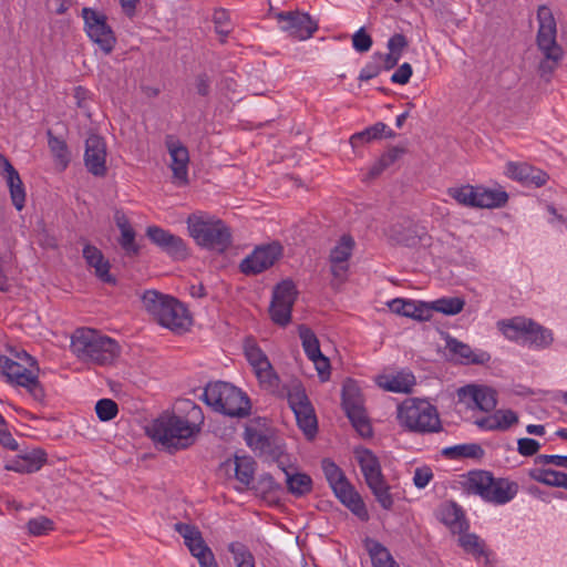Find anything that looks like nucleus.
Instances as JSON below:
<instances>
[{"label":"nucleus","mask_w":567,"mask_h":567,"mask_svg":"<svg viewBox=\"0 0 567 567\" xmlns=\"http://www.w3.org/2000/svg\"><path fill=\"white\" fill-rule=\"evenodd\" d=\"M174 529L184 538L185 545L194 557L198 558L212 551V549L206 545L200 530L196 526L185 523H176L174 525Z\"/></svg>","instance_id":"obj_29"},{"label":"nucleus","mask_w":567,"mask_h":567,"mask_svg":"<svg viewBox=\"0 0 567 567\" xmlns=\"http://www.w3.org/2000/svg\"><path fill=\"white\" fill-rule=\"evenodd\" d=\"M146 235L153 244L158 246L173 259L185 260L188 258L189 251L183 238L175 236L158 226H150L146 229Z\"/></svg>","instance_id":"obj_18"},{"label":"nucleus","mask_w":567,"mask_h":567,"mask_svg":"<svg viewBox=\"0 0 567 567\" xmlns=\"http://www.w3.org/2000/svg\"><path fill=\"white\" fill-rule=\"evenodd\" d=\"M385 130L386 125L384 123L379 122L363 130L362 132L353 134L350 138V144L352 145V147H357L365 142H371L373 140L380 138Z\"/></svg>","instance_id":"obj_43"},{"label":"nucleus","mask_w":567,"mask_h":567,"mask_svg":"<svg viewBox=\"0 0 567 567\" xmlns=\"http://www.w3.org/2000/svg\"><path fill=\"white\" fill-rule=\"evenodd\" d=\"M537 21L536 45L543 54L538 72L540 78L548 82L564 58V50L557 42V23L551 10L547 6L542 4L538 7Z\"/></svg>","instance_id":"obj_2"},{"label":"nucleus","mask_w":567,"mask_h":567,"mask_svg":"<svg viewBox=\"0 0 567 567\" xmlns=\"http://www.w3.org/2000/svg\"><path fill=\"white\" fill-rule=\"evenodd\" d=\"M142 302L146 311L161 326L175 333H184L193 324V319L187 308L173 297L155 290H147L142 296Z\"/></svg>","instance_id":"obj_3"},{"label":"nucleus","mask_w":567,"mask_h":567,"mask_svg":"<svg viewBox=\"0 0 567 567\" xmlns=\"http://www.w3.org/2000/svg\"><path fill=\"white\" fill-rule=\"evenodd\" d=\"M84 164L97 177L106 175V145L100 135L91 134L85 141Z\"/></svg>","instance_id":"obj_21"},{"label":"nucleus","mask_w":567,"mask_h":567,"mask_svg":"<svg viewBox=\"0 0 567 567\" xmlns=\"http://www.w3.org/2000/svg\"><path fill=\"white\" fill-rule=\"evenodd\" d=\"M539 449L540 444L534 439L523 437L517 441V451L523 456H533Z\"/></svg>","instance_id":"obj_56"},{"label":"nucleus","mask_w":567,"mask_h":567,"mask_svg":"<svg viewBox=\"0 0 567 567\" xmlns=\"http://www.w3.org/2000/svg\"><path fill=\"white\" fill-rule=\"evenodd\" d=\"M165 145L172 158L173 177L182 184L188 182L189 153L186 146L174 135H167Z\"/></svg>","instance_id":"obj_24"},{"label":"nucleus","mask_w":567,"mask_h":567,"mask_svg":"<svg viewBox=\"0 0 567 567\" xmlns=\"http://www.w3.org/2000/svg\"><path fill=\"white\" fill-rule=\"evenodd\" d=\"M460 402L471 406L473 403L477 409L484 412L495 410L497 405V392L486 385L467 384L457 390Z\"/></svg>","instance_id":"obj_20"},{"label":"nucleus","mask_w":567,"mask_h":567,"mask_svg":"<svg viewBox=\"0 0 567 567\" xmlns=\"http://www.w3.org/2000/svg\"><path fill=\"white\" fill-rule=\"evenodd\" d=\"M367 485L369 486L377 502L383 509H392L394 501L392 494L390 493L391 487L386 483L384 477L368 483Z\"/></svg>","instance_id":"obj_38"},{"label":"nucleus","mask_w":567,"mask_h":567,"mask_svg":"<svg viewBox=\"0 0 567 567\" xmlns=\"http://www.w3.org/2000/svg\"><path fill=\"white\" fill-rule=\"evenodd\" d=\"M287 400L295 413L299 429L309 440L313 439L318 431V421L315 409L300 382H292L287 390Z\"/></svg>","instance_id":"obj_11"},{"label":"nucleus","mask_w":567,"mask_h":567,"mask_svg":"<svg viewBox=\"0 0 567 567\" xmlns=\"http://www.w3.org/2000/svg\"><path fill=\"white\" fill-rule=\"evenodd\" d=\"M517 423L518 416L512 410H496L493 414L475 421L480 429L487 431H506Z\"/></svg>","instance_id":"obj_30"},{"label":"nucleus","mask_w":567,"mask_h":567,"mask_svg":"<svg viewBox=\"0 0 567 567\" xmlns=\"http://www.w3.org/2000/svg\"><path fill=\"white\" fill-rule=\"evenodd\" d=\"M298 332L306 355L315 363L320 379L327 381L330 377V362L329 359L322 354L317 336L305 324L299 326Z\"/></svg>","instance_id":"obj_19"},{"label":"nucleus","mask_w":567,"mask_h":567,"mask_svg":"<svg viewBox=\"0 0 567 567\" xmlns=\"http://www.w3.org/2000/svg\"><path fill=\"white\" fill-rule=\"evenodd\" d=\"M369 553L374 567H385L394 561L389 550L378 542H372Z\"/></svg>","instance_id":"obj_48"},{"label":"nucleus","mask_w":567,"mask_h":567,"mask_svg":"<svg viewBox=\"0 0 567 567\" xmlns=\"http://www.w3.org/2000/svg\"><path fill=\"white\" fill-rule=\"evenodd\" d=\"M372 43V38L365 32L364 28L359 29L352 37V45L358 52L369 51Z\"/></svg>","instance_id":"obj_55"},{"label":"nucleus","mask_w":567,"mask_h":567,"mask_svg":"<svg viewBox=\"0 0 567 567\" xmlns=\"http://www.w3.org/2000/svg\"><path fill=\"white\" fill-rule=\"evenodd\" d=\"M245 441L250 449L260 455L268 456L278 464L282 462V447L272 435H268L266 432L252 426H247L245 430Z\"/></svg>","instance_id":"obj_22"},{"label":"nucleus","mask_w":567,"mask_h":567,"mask_svg":"<svg viewBox=\"0 0 567 567\" xmlns=\"http://www.w3.org/2000/svg\"><path fill=\"white\" fill-rule=\"evenodd\" d=\"M443 522L452 528H457L460 532L467 528L464 514L455 504L446 507Z\"/></svg>","instance_id":"obj_47"},{"label":"nucleus","mask_w":567,"mask_h":567,"mask_svg":"<svg viewBox=\"0 0 567 567\" xmlns=\"http://www.w3.org/2000/svg\"><path fill=\"white\" fill-rule=\"evenodd\" d=\"M398 419L404 427L415 433H437L442 423L437 409L421 399H408L398 406Z\"/></svg>","instance_id":"obj_8"},{"label":"nucleus","mask_w":567,"mask_h":567,"mask_svg":"<svg viewBox=\"0 0 567 567\" xmlns=\"http://www.w3.org/2000/svg\"><path fill=\"white\" fill-rule=\"evenodd\" d=\"M466 491L480 495L485 502L504 505L511 502L518 493V484L508 478H496L487 471L470 472Z\"/></svg>","instance_id":"obj_7"},{"label":"nucleus","mask_w":567,"mask_h":567,"mask_svg":"<svg viewBox=\"0 0 567 567\" xmlns=\"http://www.w3.org/2000/svg\"><path fill=\"white\" fill-rule=\"evenodd\" d=\"M405 152L406 150L402 146H393L389 148L388 152L381 156L383 165H386L389 167L390 165L395 163Z\"/></svg>","instance_id":"obj_62"},{"label":"nucleus","mask_w":567,"mask_h":567,"mask_svg":"<svg viewBox=\"0 0 567 567\" xmlns=\"http://www.w3.org/2000/svg\"><path fill=\"white\" fill-rule=\"evenodd\" d=\"M245 355L255 372L261 368H268L270 364L265 352L256 343L247 342L245 344Z\"/></svg>","instance_id":"obj_44"},{"label":"nucleus","mask_w":567,"mask_h":567,"mask_svg":"<svg viewBox=\"0 0 567 567\" xmlns=\"http://www.w3.org/2000/svg\"><path fill=\"white\" fill-rule=\"evenodd\" d=\"M446 348L450 350V352L460 357L466 363L483 364L489 360V355L486 352L474 354L468 344L463 343L454 338L447 339Z\"/></svg>","instance_id":"obj_35"},{"label":"nucleus","mask_w":567,"mask_h":567,"mask_svg":"<svg viewBox=\"0 0 567 567\" xmlns=\"http://www.w3.org/2000/svg\"><path fill=\"white\" fill-rule=\"evenodd\" d=\"M279 468L286 475V484L289 493L295 496H303L311 492L312 480L305 473H290L284 465V462L278 464Z\"/></svg>","instance_id":"obj_34"},{"label":"nucleus","mask_w":567,"mask_h":567,"mask_svg":"<svg viewBox=\"0 0 567 567\" xmlns=\"http://www.w3.org/2000/svg\"><path fill=\"white\" fill-rule=\"evenodd\" d=\"M372 61L369 62L360 72L359 80L368 81L375 78L382 70V53H374Z\"/></svg>","instance_id":"obj_53"},{"label":"nucleus","mask_w":567,"mask_h":567,"mask_svg":"<svg viewBox=\"0 0 567 567\" xmlns=\"http://www.w3.org/2000/svg\"><path fill=\"white\" fill-rule=\"evenodd\" d=\"M187 229L195 243L206 249L224 252L231 245V233L226 224L207 214H190Z\"/></svg>","instance_id":"obj_5"},{"label":"nucleus","mask_w":567,"mask_h":567,"mask_svg":"<svg viewBox=\"0 0 567 567\" xmlns=\"http://www.w3.org/2000/svg\"><path fill=\"white\" fill-rule=\"evenodd\" d=\"M415 311L411 315L410 318L415 319L417 321H427L432 317V302H423V301H414Z\"/></svg>","instance_id":"obj_57"},{"label":"nucleus","mask_w":567,"mask_h":567,"mask_svg":"<svg viewBox=\"0 0 567 567\" xmlns=\"http://www.w3.org/2000/svg\"><path fill=\"white\" fill-rule=\"evenodd\" d=\"M83 257L86 264L94 268L96 277L106 284H115V278L110 274V262L104 258L102 251L93 245H85Z\"/></svg>","instance_id":"obj_31"},{"label":"nucleus","mask_w":567,"mask_h":567,"mask_svg":"<svg viewBox=\"0 0 567 567\" xmlns=\"http://www.w3.org/2000/svg\"><path fill=\"white\" fill-rule=\"evenodd\" d=\"M322 470L332 489L339 483L348 481L340 467L330 460L322 461Z\"/></svg>","instance_id":"obj_50"},{"label":"nucleus","mask_w":567,"mask_h":567,"mask_svg":"<svg viewBox=\"0 0 567 567\" xmlns=\"http://www.w3.org/2000/svg\"><path fill=\"white\" fill-rule=\"evenodd\" d=\"M118 243L127 256L138 255L140 247L135 243V231L132 227L121 230Z\"/></svg>","instance_id":"obj_51"},{"label":"nucleus","mask_w":567,"mask_h":567,"mask_svg":"<svg viewBox=\"0 0 567 567\" xmlns=\"http://www.w3.org/2000/svg\"><path fill=\"white\" fill-rule=\"evenodd\" d=\"M0 371L10 383L25 388L35 401H44V389L31 370L6 355H0Z\"/></svg>","instance_id":"obj_13"},{"label":"nucleus","mask_w":567,"mask_h":567,"mask_svg":"<svg viewBox=\"0 0 567 567\" xmlns=\"http://www.w3.org/2000/svg\"><path fill=\"white\" fill-rule=\"evenodd\" d=\"M255 373L264 389L270 391L271 393L287 396V390L289 388L280 389V379L274 371L271 363L268 368H261V370H257Z\"/></svg>","instance_id":"obj_37"},{"label":"nucleus","mask_w":567,"mask_h":567,"mask_svg":"<svg viewBox=\"0 0 567 567\" xmlns=\"http://www.w3.org/2000/svg\"><path fill=\"white\" fill-rule=\"evenodd\" d=\"M196 92L202 96H207L210 90V78L206 73H200L195 79Z\"/></svg>","instance_id":"obj_63"},{"label":"nucleus","mask_w":567,"mask_h":567,"mask_svg":"<svg viewBox=\"0 0 567 567\" xmlns=\"http://www.w3.org/2000/svg\"><path fill=\"white\" fill-rule=\"evenodd\" d=\"M190 409L188 417L176 415L175 413L164 412L147 427V433L153 441L162 445L169 453L185 450L194 444L199 425L195 421L203 422L202 409L188 402Z\"/></svg>","instance_id":"obj_1"},{"label":"nucleus","mask_w":567,"mask_h":567,"mask_svg":"<svg viewBox=\"0 0 567 567\" xmlns=\"http://www.w3.org/2000/svg\"><path fill=\"white\" fill-rule=\"evenodd\" d=\"M384 381H380L379 385L386 391L396 393H408L415 384V378L412 373L400 372L396 375L383 377Z\"/></svg>","instance_id":"obj_36"},{"label":"nucleus","mask_w":567,"mask_h":567,"mask_svg":"<svg viewBox=\"0 0 567 567\" xmlns=\"http://www.w3.org/2000/svg\"><path fill=\"white\" fill-rule=\"evenodd\" d=\"M549 475L550 478L549 482H547V486L563 487L567 489V473L550 470Z\"/></svg>","instance_id":"obj_64"},{"label":"nucleus","mask_w":567,"mask_h":567,"mask_svg":"<svg viewBox=\"0 0 567 567\" xmlns=\"http://www.w3.org/2000/svg\"><path fill=\"white\" fill-rule=\"evenodd\" d=\"M365 483L384 477L378 457L368 449H358L354 452Z\"/></svg>","instance_id":"obj_33"},{"label":"nucleus","mask_w":567,"mask_h":567,"mask_svg":"<svg viewBox=\"0 0 567 567\" xmlns=\"http://www.w3.org/2000/svg\"><path fill=\"white\" fill-rule=\"evenodd\" d=\"M48 137L49 147L52 154L62 165V168H65L70 162V154L66 143L62 138L54 136L51 131H48Z\"/></svg>","instance_id":"obj_45"},{"label":"nucleus","mask_w":567,"mask_h":567,"mask_svg":"<svg viewBox=\"0 0 567 567\" xmlns=\"http://www.w3.org/2000/svg\"><path fill=\"white\" fill-rule=\"evenodd\" d=\"M12 205L17 210H22L25 205V189L19 173L6 176Z\"/></svg>","instance_id":"obj_41"},{"label":"nucleus","mask_w":567,"mask_h":567,"mask_svg":"<svg viewBox=\"0 0 567 567\" xmlns=\"http://www.w3.org/2000/svg\"><path fill=\"white\" fill-rule=\"evenodd\" d=\"M296 298L297 290L291 280H284L275 287L269 306L270 318L275 323L285 327L290 322Z\"/></svg>","instance_id":"obj_15"},{"label":"nucleus","mask_w":567,"mask_h":567,"mask_svg":"<svg viewBox=\"0 0 567 567\" xmlns=\"http://www.w3.org/2000/svg\"><path fill=\"white\" fill-rule=\"evenodd\" d=\"M71 349L80 360L100 365L113 363L120 355V346L115 340L90 328L75 330Z\"/></svg>","instance_id":"obj_4"},{"label":"nucleus","mask_w":567,"mask_h":567,"mask_svg":"<svg viewBox=\"0 0 567 567\" xmlns=\"http://www.w3.org/2000/svg\"><path fill=\"white\" fill-rule=\"evenodd\" d=\"M95 412L101 421L107 422L117 415L118 406L116 402L111 399H101L96 402Z\"/></svg>","instance_id":"obj_49"},{"label":"nucleus","mask_w":567,"mask_h":567,"mask_svg":"<svg viewBox=\"0 0 567 567\" xmlns=\"http://www.w3.org/2000/svg\"><path fill=\"white\" fill-rule=\"evenodd\" d=\"M465 306L464 298L461 297H443L432 301V309L446 316H455L460 313Z\"/></svg>","instance_id":"obj_42"},{"label":"nucleus","mask_w":567,"mask_h":567,"mask_svg":"<svg viewBox=\"0 0 567 567\" xmlns=\"http://www.w3.org/2000/svg\"><path fill=\"white\" fill-rule=\"evenodd\" d=\"M447 194L460 205L473 208L503 207L508 200L505 190L474 187L472 185L451 187L447 189Z\"/></svg>","instance_id":"obj_10"},{"label":"nucleus","mask_w":567,"mask_h":567,"mask_svg":"<svg viewBox=\"0 0 567 567\" xmlns=\"http://www.w3.org/2000/svg\"><path fill=\"white\" fill-rule=\"evenodd\" d=\"M460 546L475 558H485V563L488 561V551L485 549V544L475 534H464L458 538Z\"/></svg>","instance_id":"obj_40"},{"label":"nucleus","mask_w":567,"mask_h":567,"mask_svg":"<svg viewBox=\"0 0 567 567\" xmlns=\"http://www.w3.org/2000/svg\"><path fill=\"white\" fill-rule=\"evenodd\" d=\"M506 174L524 185H534L542 187L548 181V175L539 168H535L526 163L508 162L506 164Z\"/></svg>","instance_id":"obj_25"},{"label":"nucleus","mask_w":567,"mask_h":567,"mask_svg":"<svg viewBox=\"0 0 567 567\" xmlns=\"http://www.w3.org/2000/svg\"><path fill=\"white\" fill-rule=\"evenodd\" d=\"M443 454L450 458H481L484 450L477 443L460 444L443 450Z\"/></svg>","instance_id":"obj_39"},{"label":"nucleus","mask_w":567,"mask_h":567,"mask_svg":"<svg viewBox=\"0 0 567 567\" xmlns=\"http://www.w3.org/2000/svg\"><path fill=\"white\" fill-rule=\"evenodd\" d=\"M412 73V66L405 62L392 74L391 81L396 84H406L410 81Z\"/></svg>","instance_id":"obj_59"},{"label":"nucleus","mask_w":567,"mask_h":567,"mask_svg":"<svg viewBox=\"0 0 567 567\" xmlns=\"http://www.w3.org/2000/svg\"><path fill=\"white\" fill-rule=\"evenodd\" d=\"M213 22L215 24L216 33L220 35V42L224 43L231 32L228 12L224 9L215 10L213 14Z\"/></svg>","instance_id":"obj_46"},{"label":"nucleus","mask_w":567,"mask_h":567,"mask_svg":"<svg viewBox=\"0 0 567 567\" xmlns=\"http://www.w3.org/2000/svg\"><path fill=\"white\" fill-rule=\"evenodd\" d=\"M202 400L214 411L230 417H246L251 410L248 395L235 385L223 381L209 383L202 394Z\"/></svg>","instance_id":"obj_6"},{"label":"nucleus","mask_w":567,"mask_h":567,"mask_svg":"<svg viewBox=\"0 0 567 567\" xmlns=\"http://www.w3.org/2000/svg\"><path fill=\"white\" fill-rule=\"evenodd\" d=\"M282 254L278 243L257 247L240 262V271L245 275H257L270 268Z\"/></svg>","instance_id":"obj_17"},{"label":"nucleus","mask_w":567,"mask_h":567,"mask_svg":"<svg viewBox=\"0 0 567 567\" xmlns=\"http://www.w3.org/2000/svg\"><path fill=\"white\" fill-rule=\"evenodd\" d=\"M433 477V473L429 467L416 468L413 482L417 488H424Z\"/></svg>","instance_id":"obj_61"},{"label":"nucleus","mask_w":567,"mask_h":567,"mask_svg":"<svg viewBox=\"0 0 567 567\" xmlns=\"http://www.w3.org/2000/svg\"><path fill=\"white\" fill-rule=\"evenodd\" d=\"M228 550L234 555V559L236 563L252 557L251 553L247 549V547L238 542L230 543L228 546Z\"/></svg>","instance_id":"obj_60"},{"label":"nucleus","mask_w":567,"mask_h":567,"mask_svg":"<svg viewBox=\"0 0 567 567\" xmlns=\"http://www.w3.org/2000/svg\"><path fill=\"white\" fill-rule=\"evenodd\" d=\"M45 461L47 454L43 450H24L6 464V470L19 473H33L39 471Z\"/></svg>","instance_id":"obj_26"},{"label":"nucleus","mask_w":567,"mask_h":567,"mask_svg":"<svg viewBox=\"0 0 567 567\" xmlns=\"http://www.w3.org/2000/svg\"><path fill=\"white\" fill-rule=\"evenodd\" d=\"M255 461L250 456H235L234 461L227 460L223 466L226 471L234 470L236 480L248 487L254 481Z\"/></svg>","instance_id":"obj_32"},{"label":"nucleus","mask_w":567,"mask_h":567,"mask_svg":"<svg viewBox=\"0 0 567 567\" xmlns=\"http://www.w3.org/2000/svg\"><path fill=\"white\" fill-rule=\"evenodd\" d=\"M333 492L340 502L346 505L361 520L369 519V513L360 494L346 481L334 486Z\"/></svg>","instance_id":"obj_28"},{"label":"nucleus","mask_w":567,"mask_h":567,"mask_svg":"<svg viewBox=\"0 0 567 567\" xmlns=\"http://www.w3.org/2000/svg\"><path fill=\"white\" fill-rule=\"evenodd\" d=\"M342 408L359 435L364 439L371 437L373 431L363 406V399L359 386L352 380L346 381L342 386Z\"/></svg>","instance_id":"obj_12"},{"label":"nucleus","mask_w":567,"mask_h":567,"mask_svg":"<svg viewBox=\"0 0 567 567\" xmlns=\"http://www.w3.org/2000/svg\"><path fill=\"white\" fill-rule=\"evenodd\" d=\"M354 240L343 235L329 255L330 270L334 279L343 281L349 270V259L352 256Z\"/></svg>","instance_id":"obj_23"},{"label":"nucleus","mask_w":567,"mask_h":567,"mask_svg":"<svg viewBox=\"0 0 567 567\" xmlns=\"http://www.w3.org/2000/svg\"><path fill=\"white\" fill-rule=\"evenodd\" d=\"M393 313L410 318L415 311L414 300L393 299L389 302Z\"/></svg>","instance_id":"obj_54"},{"label":"nucleus","mask_w":567,"mask_h":567,"mask_svg":"<svg viewBox=\"0 0 567 567\" xmlns=\"http://www.w3.org/2000/svg\"><path fill=\"white\" fill-rule=\"evenodd\" d=\"M53 520L45 516H39L28 522V530L34 536L45 535L53 529Z\"/></svg>","instance_id":"obj_52"},{"label":"nucleus","mask_w":567,"mask_h":567,"mask_svg":"<svg viewBox=\"0 0 567 567\" xmlns=\"http://www.w3.org/2000/svg\"><path fill=\"white\" fill-rule=\"evenodd\" d=\"M409 42L406 37L402 33H395L388 41V49L390 52L402 55L403 50L408 47Z\"/></svg>","instance_id":"obj_58"},{"label":"nucleus","mask_w":567,"mask_h":567,"mask_svg":"<svg viewBox=\"0 0 567 567\" xmlns=\"http://www.w3.org/2000/svg\"><path fill=\"white\" fill-rule=\"evenodd\" d=\"M386 234L389 239L394 244L413 247L422 240L425 231L423 228L414 225L411 220H404L402 223L391 225Z\"/></svg>","instance_id":"obj_27"},{"label":"nucleus","mask_w":567,"mask_h":567,"mask_svg":"<svg viewBox=\"0 0 567 567\" xmlns=\"http://www.w3.org/2000/svg\"><path fill=\"white\" fill-rule=\"evenodd\" d=\"M82 18L87 37L97 44L105 54H110L115 47L116 38L106 22V16L91 8H83Z\"/></svg>","instance_id":"obj_14"},{"label":"nucleus","mask_w":567,"mask_h":567,"mask_svg":"<svg viewBox=\"0 0 567 567\" xmlns=\"http://www.w3.org/2000/svg\"><path fill=\"white\" fill-rule=\"evenodd\" d=\"M276 18L280 24V29L288 32L289 35L297 40H307L318 30L317 21L312 20V18L305 12H279Z\"/></svg>","instance_id":"obj_16"},{"label":"nucleus","mask_w":567,"mask_h":567,"mask_svg":"<svg viewBox=\"0 0 567 567\" xmlns=\"http://www.w3.org/2000/svg\"><path fill=\"white\" fill-rule=\"evenodd\" d=\"M499 330L512 341H523L536 348H547L553 341L549 329L540 326L532 319L515 317L498 322Z\"/></svg>","instance_id":"obj_9"}]
</instances>
